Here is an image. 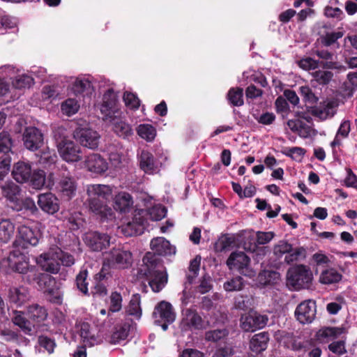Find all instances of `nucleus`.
Masks as SVG:
<instances>
[{
  "label": "nucleus",
  "instance_id": "obj_33",
  "mask_svg": "<svg viewBox=\"0 0 357 357\" xmlns=\"http://www.w3.org/2000/svg\"><path fill=\"white\" fill-rule=\"evenodd\" d=\"M335 113V103L332 101L324 102L322 105L312 109V114L321 120H325L327 118L332 117Z\"/></svg>",
  "mask_w": 357,
  "mask_h": 357
},
{
  "label": "nucleus",
  "instance_id": "obj_35",
  "mask_svg": "<svg viewBox=\"0 0 357 357\" xmlns=\"http://www.w3.org/2000/svg\"><path fill=\"white\" fill-rule=\"evenodd\" d=\"M15 233V225L8 219H3L0 222V242H8Z\"/></svg>",
  "mask_w": 357,
  "mask_h": 357
},
{
  "label": "nucleus",
  "instance_id": "obj_48",
  "mask_svg": "<svg viewBox=\"0 0 357 357\" xmlns=\"http://www.w3.org/2000/svg\"><path fill=\"white\" fill-rule=\"evenodd\" d=\"M253 298L251 296L238 295L235 298L234 307L236 309L246 310L252 307Z\"/></svg>",
  "mask_w": 357,
  "mask_h": 357
},
{
  "label": "nucleus",
  "instance_id": "obj_63",
  "mask_svg": "<svg viewBox=\"0 0 357 357\" xmlns=\"http://www.w3.org/2000/svg\"><path fill=\"white\" fill-rule=\"evenodd\" d=\"M39 345L44 348L50 354L54 352L56 344L54 341L47 336L40 335L38 337Z\"/></svg>",
  "mask_w": 357,
  "mask_h": 357
},
{
  "label": "nucleus",
  "instance_id": "obj_1",
  "mask_svg": "<svg viewBox=\"0 0 357 357\" xmlns=\"http://www.w3.org/2000/svg\"><path fill=\"white\" fill-rule=\"evenodd\" d=\"M87 206L92 213L102 218L112 216V210L108 206L107 201L112 197V189L109 185L93 184L87 187Z\"/></svg>",
  "mask_w": 357,
  "mask_h": 357
},
{
  "label": "nucleus",
  "instance_id": "obj_60",
  "mask_svg": "<svg viewBox=\"0 0 357 357\" xmlns=\"http://www.w3.org/2000/svg\"><path fill=\"white\" fill-rule=\"evenodd\" d=\"M312 347V340L298 341L294 340L291 344V349L296 351L305 353L310 351Z\"/></svg>",
  "mask_w": 357,
  "mask_h": 357
},
{
  "label": "nucleus",
  "instance_id": "obj_18",
  "mask_svg": "<svg viewBox=\"0 0 357 357\" xmlns=\"http://www.w3.org/2000/svg\"><path fill=\"white\" fill-rule=\"evenodd\" d=\"M153 317L156 324H160L162 321L172 323L175 319V314L172 305L166 301L160 302L155 307Z\"/></svg>",
  "mask_w": 357,
  "mask_h": 357
},
{
  "label": "nucleus",
  "instance_id": "obj_62",
  "mask_svg": "<svg viewBox=\"0 0 357 357\" xmlns=\"http://www.w3.org/2000/svg\"><path fill=\"white\" fill-rule=\"evenodd\" d=\"M123 101L126 105L132 109H136L139 107V100L132 93L125 92L123 94Z\"/></svg>",
  "mask_w": 357,
  "mask_h": 357
},
{
  "label": "nucleus",
  "instance_id": "obj_44",
  "mask_svg": "<svg viewBox=\"0 0 357 357\" xmlns=\"http://www.w3.org/2000/svg\"><path fill=\"white\" fill-rule=\"evenodd\" d=\"M61 109L63 114L70 116L78 112L79 104L75 99L68 98L62 102Z\"/></svg>",
  "mask_w": 357,
  "mask_h": 357
},
{
  "label": "nucleus",
  "instance_id": "obj_24",
  "mask_svg": "<svg viewBox=\"0 0 357 357\" xmlns=\"http://www.w3.org/2000/svg\"><path fill=\"white\" fill-rule=\"evenodd\" d=\"M32 174L31 166L29 163L19 161L14 164L12 175L13 178L18 183H24L29 181Z\"/></svg>",
  "mask_w": 357,
  "mask_h": 357
},
{
  "label": "nucleus",
  "instance_id": "obj_38",
  "mask_svg": "<svg viewBox=\"0 0 357 357\" xmlns=\"http://www.w3.org/2000/svg\"><path fill=\"white\" fill-rule=\"evenodd\" d=\"M13 139L9 133L3 131L0 133V154L3 156L10 155L13 147Z\"/></svg>",
  "mask_w": 357,
  "mask_h": 357
},
{
  "label": "nucleus",
  "instance_id": "obj_58",
  "mask_svg": "<svg viewBox=\"0 0 357 357\" xmlns=\"http://www.w3.org/2000/svg\"><path fill=\"white\" fill-rule=\"evenodd\" d=\"M342 36L343 33L341 31L328 32L321 37V43L324 45L328 47L334 44L339 38H341Z\"/></svg>",
  "mask_w": 357,
  "mask_h": 357
},
{
  "label": "nucleus",
  "instance_id": "obj_50",
  "mask_svg": "<svg viewBox=\"0 0 357 357\" xmlns=\"http://www.w3.org/2000/svg\"><path fill=\"white\" fill-rule=\"evenodd\" d=\"M166 213L165 207L158 205L150 208L146 213L151 220L158 221L165 217Z\"/></svg>",
  "mask_w": 357,
  "mask_h": 357
},
{
  "label": "nucleus",
  "instance_id": "obj_10",
  "mask_svg": "<svg viewBox=\"0 0 357 357\" xmlns=\"http://www.w3.org/2000/svg\"><path fill=\"white\" fill-rule=\"evenodd\" d=\"M249 264L250 258L243 252H234L227 260L229 269L238 270L240 273L251 278L255 273L249 268Z\"/></svg>",
  "mask_w": 357,
  "mask_h": 357
},
{
  "label": "nucleus",
  "instance_id": "obj_64",
  "mask_svg": "<svg viewBox=\"0 0 357 357\" xmlns=\"http://www.w3.org/2000/svg\"><path fill=\"white\" fill-rule=\"evenodd\" d=\"M328 349L333 354L342 356L347 353L345 341L339 340L333 342L328 345Z\"/></svg>",
  "mask_w": 357,
  "mask_h": 357
},
{
  "label": "nucleus",
  "instance_id": "obj_61",
  "mask_svg": "<svg viewBox=\"0 0 357 357\" xmlns=\"http://www.w3.org/2000/svg\"><path fill=\"white\" fill-rule=\"evenodd\" d=\"M11 163V156H0V181H2L10 170Z\"/></svg>",
  "mask_w": 357,
  "mask_h": 357
},
{
  "label": "nucleus",
  "instance_id": "obj_31",
  "mask_svg": "<svg viewBox=\"0 0 357 357\" xmlns=\"http://www.w3.org/2000/svg\"><path fill=\"white\" fill-rule=\"evenodd\" d=\"M79 327V334L84 347H93L100 342V340L95 334L91 333V326L88 323H82Z\"/></svg>",
  "mask_w": 357,
  "mask_h": 357
},
{
  "label": "nucleus",
  "instance_id": "obj_19",
  "mask_svg": "<svg viewBox=\"0 0 357 357\" xmlns=\"http://www.w3.org/2000/svg\"><path fill=\"white\" fill-rule=\"evenodd\" d=\"M181 325L185 330H202L204 328V321L196 310L187 309L183 313Z\"/></svg>",
  "mask_w": 357,
  "mask_h": 357
},
{
  "label": "nucleus",
  "instance_id": "obj_22",
  "mask_svg": "<svg viewBox=\"0 0 357 357\" xmlns=\"http://www.w3.org/2000/svg\"><path fill=\"white\" fill-rule=\"evenodd\" d=\"M84 165L89 172L96 174L104 173L108 168L106 160L97 153L88 155L84 160Z\"/></svg>",
  "mask_w": 357,
  "mask_h": 357
},
{
  "label": "nucleus",
  "instance_id": "obj_11",
  "mask_svg": "<svg viewBox=\"0 0 357 357\" xmlns=\"http://www.w3.org/2000/svg\"><path fill=\"white\" fill-rule=\"evenodd\" d=\"M166 271L161 259L152 252H147L142 259V264L139 268L138 273L141 276L155 274Z\"/></svg>",
  "mask_w": 357,
  "mask_h": 357
},
{
  "label": "nucleus",
  "instance_id": "obj_2",
  "mask_svg": "<svg viewBox=\"0 0 357 357\" xmlns=\"http://www.w3.org/2000/svg\"><path fill=\"white\" fill-rule=\"evenodd\" d=\"M116 95L113 89H108L103 96L100 112L104 114V119L108 120L113 126L114 131L120 137H126L132 135L130 126L117 118L119 112L116 108Z\"/></svg>",
  "mask_w": 357,
  "mask_h": 357
},
{
  "label": "nucleus",
  "instance_id": "obj_42",
  "mask_svg": "<svg viewBox=\"0 0 357 357\" xmlns=\"http://www.w3.org/2000/svg\"><path fill=\"white\" fill-rule=\"evenodd\" d=\"M243 95L242 88H231L227 93V99L232 105L239 107L243 105Z\"/></svg>",
  "mask_w": 357,
  "mask_h": 357
},
{
  "label": "nucleus",
  "instance_id": "obj_26",
  "mask_svg": "<svg viewBox=\"0 0 357 357\" xmlns=\"http://www.w3.org/2000/svg\"><path fill=\"white\" fill-rule=\"evenodd\" d=\"M70 91L75 96H89L93 91L91 81L85 77H77L70 85Z\"/></svg>",
  "mask_w": 357,
  "mask_h": 357
},
{
  "label": "nucleus",
  "instance_id": "obj_41",
  "mask_svg": "<svg viewBox=\"0 0 357 357\" xmlns=\"http://www.w3.org/2000/svg\"><path fill=\"white\" fill-rule=\"evenodd\" d=\"M56 160L57 155L54 151L47 149L40 154L38 162L45 167H48L54 165Z\"/></svg>",
  "mask_w": 357,
  "mask_h": 357
},
{
  "label": "nucleus",
  "instance_id": "obj_5",
  "mask_svg": "<svg viewBox=\"0 0 357 357\" xmlns=\"http://www.w3.org/2000/svg\"><path fill=\"white\" fill-rule=\"evenodd\" d=\"M312 273L304 265L290 268L287 273V285L295 290L309 289L312 282Z\"/></svg>",
  "mask_w": 357,
  "mask_h": 357
},
{
  "label": "nucleus",
  "instance_id": "obj_25",
  "mask_svg": "<svg viewBox=\"0 0 357 357\" xmlns=\"http://www.w3.org/2000/svg\"><path fill=\"white\" fill-rule=\"evenodd\" d=\"M151 249L155 255H170L175 254L176 248L172 246L169 241L163 237H156L151 240L150 243Z\"/></svg>",
  "mask_w": 357,
  "mask_h": 357
},
{
  "label": "nucleus",
  "instance_id": "obj_59",
  "mask_svg": "<svg viewBox=\"0 0 357 357\" xmlns=\"http://www.w3.org/2000/svg\"><path fill=\"white\" fill-rule=\"evenodd\" d=\"M109 311L112 312H119L122 307V296L116 292H112L110 297Z\"/></svg>",
  "mask_w": 357,
  "mask_h": 357
},
{
  "label": "nucleus",
  "instance_id": "obj_4",
  "mask_svg": "<svg viewBox=\"0 0 357 357\" xmlns=\"http://www.w3.org/2000/svg\"><path fill=\"white\" fill-rule=\"evenodd\" d=\"M65 129L59 128L54 131V137L56 142L59 153L68 162L79 161L82 159L81 149L64 135Z\"/></svg>",
  "mask_w": 357,
  "mask_h": 357
},
{
  "label": "nucleus",
  "instance_id": "obj_12",
  "mask_svg": "<svg viewBox=\"0 0 357 357\" xmlns=\"http://www.w3.org/2000/svg\"><path fill=\"white\" fill-rule=\"evenodd\" d=\"M36 261L44 271L52 274H56L60 270V263L57 254H56L55 246L40 255L36 258Z\"/></svg>",
  "mask_w": 357,
  "mask_h": 357
},
{
  "label": "nucleus",
  "instance_id": "obj_45",
  "mask_svg": "<svg viewBox=\"0 0 357 357\" xmlns=\"http://www.w3.org/2000/svg\"><path fill=\"white\" fill-rule=\"evenodd\" d=\"M129 328L130 326L127 324L116 327L112 335L110 342L115 344L119 343L121 340H124L128 335Z\"/></svg>",
  "mask_w": 357,
  "mask_h": 357
},
{
  "label": "nucleus",
  "instance_id": "obj_21",
  "mask_svg": "<svg viewBox=\"0 0 357 357\" xmlns=\"http://www.w3.org/2000/svg\"><path fill=\"white\" fill-rule=\"evenodd\" d=\"M0 190L1 195L12 204L17 202V198L21 192L20 187L10 180L0 181Z\"/></svg>",
  "mask_w": 357,
  "mask_h": 357
},
{
  "label": "nucleus",
  "instance_id": "obj_39",
  "mask_svg": "<svg viewBox=\"0 0 357 357\" xmlns=\"http://www.w3.org/2000/svg\"><path fill=\"white\" fill-rule=\"evenodd\" d=\"M342 275L335 269L330 268L322 271L319 281L322 284H332L340 281Z\"/></svg>",
  "mask_w": 357,
  "mask_h": 357
},
{
  "label": "nucleus",
  "instance_id": "obj_7",
  "mask_svg": "<svg viewBox=\"0 0 357 357\" xmlns=\"http://www.w3.org/2000/svg\"><path fill=\"white\" fill-rule=\"evenodd\" d=\"M40 237L39 231L26 225H21L17 229V237L13 242L15 248H27L29 245L36 246Z\"/></svg>",
  "mask_w": 357,
  "mask_h": 357
},
{
  "label": "nucleus",
  "instance_id": "obj_43",
  "mask_svg": "<svg viewBox=\"0 0 357 357\" xmlns=\"http://www.w3.org/2000/svg\"><path fill=\"white\" fill-rule=\"evenodd\" d=\"M127 312L129 314L135 316L137 319L141 317L142 309L140 307V296L139 294H134L132 296Z\"/></svg>",
  "mask_w": 357,
  "mask_h": 357
},
{
  "label": "nucleus",
  "instance_id": "obj_54",
  "mask_svg": "<svg viewBox=\"0 0 357 357\" xmlns=\"http://www.w3.org/2000/svg\"><path fill=\"white\" fill-rule=\"evenodd\" d=\"M312 77L320 84H327L333 77L331 71L318 70L312 73Z\"/></svg>",
  "mask_w": 357,
  "mask_h": 357
},
{
  "label": "nucleus",
  "instance_id": "obj_40",
  "mask_svg": "<svg viewBox=\"0 0 357 357\" xmlns=\"http://www.w3.org/2000/svg\"><path fill=\"white\" fill-rule=\"evenodd\" d=\"M12 208L17 211H20L23 209L29 211L32 213L35 212L37 210L35 202L33 200L29 197H26L24 199L17 198V202H15L12 205Z\"/></svg>",
  "mask_w": 357,
  "mask_h": 357
},
{
  "label": "nucleus",
  "instance_id": "obj_9",
  "mask_svg": "<svg viewBox=\"0 0 357 357\" xmlns=\"http://www.w3.org/2000/svg\"><path fill=\"white\" fill-rule=\"evenodd\" d=\"M273 253L278 258L286 255L284 261L287 264H291L304 257L305 250L303 248H294L287 241H280L274 246Z\"/></svg>",
  "mask_w": 357,
  "mask_h": 357
},
{
  "label": "nucleus",
  "instance_id": "obj_55",
  "mask_svg": "<svg viewBox=\"0 0 357 357\" xmlns=\"http://www.w3.org/2000/svg\"><path fill=\"white\" fill-rule=\"evenodd\" d=\"M346 330L343 327H328L320 331V335L322 337L337 338L344 333Z\"/></svg>",
  "mask_w": 357,
  "mask_h": 357
},
{
  "label": "nucleus",
  "instance_id": "obj_49",
  "mask_svg": "<svg viewBox=\"0 0 357 357\" xmlns=\"http://www.w3.org/2000/svg\"><path fill=\"white\" fill-rule=\"evenodd\" d=\"M138 135L147 141H152L155 137V128L149 124L139 125L137 128Z\"/></svg>",
  "mask_w": 357,
  "mask_h": 357
},
{
  "label": "nucleus",
  "instance_id": "obj_14",
  "mask_svg": "<svg viewBox=\"0 0 357 357\" xmlns=\"http://www.w3.org/2000/svg\"><path fill=\"white\" fill-rule=\"evenodd\" d=\"M22 140L27 149L34 151L43 145L44 137L38 128L28 127L24 131Z\"/></svg>",
  "mask_w": 357,
  "mask_h": 357
},
{
  "label": "nucleus",
  "instance_id": "obj_30",
  "mask_svg": "<svg viewBox=\"0 0 357 357\" xmlns=\"http://www.w3.org/2000/svg\"><path fill=\"white\" fill-rule=\"evenodd\" d=\"M14 314L15 315L12 318L13 324L18 326L25 335H32L33 334L34 326L23 316V313L21 311H15Z\"/></svg>",
  "mask_w": 357,
  "mask_h": 357
},
{
  "label": "nucleus",
  "instance_id": "obj_23",
  "mask_svg": "<svg viewBox=\"0 0 357 357\" xmlns=\"http://www.w3.org/2000/svg\"><path fill=\"white\" fill-rule=\"evenodd\" d=\"M59 188L63 195L68 198L75 195L77 189L76 181L70 172L65 171L62 173L59 182Z\"/></svg>",
  "mask_w": 357,
  "mask_h": 357
},
{
  "label": "nucleus",
  "instance_id": "obj_15",
  "mask_svg": "<svg viewBox=\"0 0 357 357\" xmlns=\"http://www.w3.org/2000/svg\"><path fill=\"white\" fill-rule=\"evenodd\" d=\"M84 241L93 251H100L110 243V237L106 234L89 231L84 234Z\"/></svg>",
  "mask_w": 357,
  "mask_h": 357
},
{
  "label": "nucleus",
  "instance_id": "obj_56",
  "mask_svg": "<svg viewBox=\"0 0 357 357\" xmlns=\"http://www.w3.org/2000/svg\"><path fill=\"white\" fill-rule=\"evenodd\" d=\"M88 271L82 270L76 277V284L78 289L84 294L88 293V282H86Z\"/></svg>",
  "mask_w": 357,
  "mask_h": 357
},
{
  "label": "nucleus",
  "instance_id": "obj_16",
  "mask_svg": "<svg viewBox=\"0 0 357 357\" xmlns=\"http://www.w3.org/2000/svg\"><path fill=\"white\" fill-rule=\"evenodd\" d=\"M144 211L137 212L134 215L132 222L119 228L121 232L126 236L142 234L146 222V219L144 218Z\"/></svg>",
  "mask_w": 357,
  "mask_h": 357
},
{
  "label": "nucleus",
  "instance_id": "obj_27",
  "mask_svg": "<svg viewBox=\"0 0 357 357\" xmlns=\"http://www.w3.org/2000/svg\"><path fill=\"white\" fill-rule=\"evenodd\" d=\"M148 281L149 285L154 292L160 291L166 285L168 280L167 271L156 273L155 274H149L144 275Z\"/></svg>",
  "mask_w": 357,
  "mask_h": 357
},
{
  "label": "nucleus",
  "instance_id": "obj_57",
  "mask_svg": "<svg viewBox=\"0 0 357 357\" xmlns=\"http://www.w3.org/2000/svg\"><path fill=\"white\" fill-rule=\"evenodd\" d=\"M234 243V239L227 236L220 238L215 243L214 248L216 252H222L229 249Z\"/></svg>",
  "mask_w": 357,
  "mask_h": 357
},
{
  "label": "nucleus",
  "instance_id": "obj_36",
  "mask_svg": "<svg viewBox=\"0 0 357 357\" xmlns=\"http://www.w3.org/2000/svg\"><path fill=\"white\" fill-rule=\"evenodd\" d=\"M132 204L130 195L126 192H120L115 196L114 208L120 212H126Z\"/></svg>",
  "mask_w": 357,
  "mask_h": 357
},
{
  "label": "nucleus",
  "instance_id": "obj_53",
  "mask_svg": "<svg viewBox=\"0 0 357 357\" xmlns=\"http://www.w3.org/2000/svg\"><path fill=\"white\" fill-rule=\"evenodd\" d=\"M244 286L243 278L240 276L234 278L224 283L227 291H240Z\"/></svg>",
  "mask_w": 357,
  "mask_h": 357
},
{
  "label": "nucleus",
  "instance_id": "obj_34",
  "mask_svg": "<svg viewBox=\"0 0 357 357\" xmlns=\"http://www.w3.org/2000/svg\"><path fill=\"white\" fill-rule=\"evenodd\" d=\"M8 298L10 302L20 306L28 300L29 292L24 287H13L9 289Z\"/></svg>",
  "mask_w": 357,
  "mask_h": 357
},
{
  "label": "nucleus",
  "instance_id": "obj_13",
  "mask_svg": "<svg viewBox=\"0 0 357 357\" xmlns=\"http://www.w3.org/2000/svg\"><path fill=\"white\" fill-rule=\"evenodd\" d=\"M268 317L257 312H250L241 318V326L245 331H254L264 328L268 323Z\"/></svg>",
  "mask_w": 357,
  "mask_h": 357
},
{
  "label": "nucleus",
  "instance_id": "obj_17",
  "mask_svg": "<svg viewBox=\"0 0 357 357\" xmlns=\"http://www.w3.org/2000/svg\"><path fill=\"white\" fill-rule=\"evenodd\" d=\"M297 320L303 324L311 323L316 315V303L314 301L308 300L300 303L295 311Z\"/></svg>",
  "mask_w": 357,
  "mask_h": 357
},
{
  "label": "nucleus",
  "instance_id": "obj_32",
  "mask_svg": "<svg viewBox=\"0 0 357 357\" xmlns=\"http://www.w3.org/2000/svg\"><path fill=\"white\" fill-rule=\"evenodd\" d=\"M269 336L267 333L262 332L255 334L250 342V349L255 353H260L267 347Z\"/></svg>",
  "mask_w": 357,
  "mask_h": 357
},
{
  "label": "nucleus",
  "instance_id": "obj_6",
  "mask_svg": "<svg viewBox=\"0 0 357 357\" xmlns=\"http://www.w3.org/2000/svg\"><path fill=\"white\" fill-rule=\"evenodd\" d=\"M132 264V255L129 250L113 248L105 254L102 272L106 266L125 269L131 266Z\"/></svg>",
  "mask_w": 357,
  "mask_h": 357
},
{
  "label": "nucleus",
  "instance_id": "obj_8",
  "mask_svg": "<svg viewBox=\"0 0 357 357\" xmlns=\"http://www.w3.org/2000/svg\"><path fill=\"white\" fill-rule=\"evenodd\" d=\"M73 137L82 146L95 149L98 146L100 135L91 128L78 127L73 132Z\"/></svg>",
  "mask_w": 357,
  "mask_h": 357
},
{
  "label": "nucleus",
  "instance_id": "obj_3",
  "mask_svg": "<svg viewBox=\"0 0 357 357\" xmlns=\"http://www.w3.org/2000/svg\"><path fill=\"white\" fill-rule=\"evenodd\" d=\"M31 268L36 267L29 265V257L19 250L10 252L7 257L0 261V270L6 273L15 271L29 276L31 274Z\"/></svg>",
  "mask_w": 357,
  "mask_h": 357
},
{
  "label": "nucleus",
  "instance_id": "obj_47",
  "mask_svg": "<svg viewBox=\"0 0 357 357\" xmlns=\"http://www.w3.org/2000/svg\"><path fill=\"white\" fill-rule=\"evenodd\" d=\"M13 85L16 89L29 88L33 84V79L28 75H20L13 80Z\"/></svg>",
  "mask_w": 357,
  "mask_h": 357
},
{
  "label": "nucleus",
  "instance_id": "obj_20",
  "mask_svg": "<svg viewBox=\"0 0 357 357\" xmlns=\"http://www.w3.org/2000/svg\"><path fill=\"white\" fill-rule=\"evenodd\" d=\"M38 205L45 213L54 214L59 209L58 199L51 192L38 195Z\"/></svg>",
  "mask_w": 357,
  "mask_h": 357
},
{
  "label": "nucleus",
  "instance_id": "obj_28",
  "mask_svg": "<svg viewBox=\"0 0 357 357\" xmlns=\"http://www.w3.org/2000/svg\"><path fill=\"white\" fill-rule=\"evenodd\" d=\"M139 166L145 173L151 174L158 170V165L153 155L146 151H142L139 156Z\"/></svg>",
  "mask_w": 357,
  "mask_h": 357
},
{
  "label": "nucleus",
  "instance_id": "obj_37",
  "mask_svg": "<svg viewBox=\"0 0 357 357\" xmlns=\"http://www.w3.org/2000/svg\"><path fill=\"white\" fill-rule=\"evenodd\" d=\"M27 315L33 321L40 322L46 319L47 313L43 307L33 304L28 307Z\"/></svg>",
  "mask_w": 357,
  "mask_h": 357
},
{
  "label": "nucleus",
  "instance_id": "obj_46",
  "mask_svg": "<svg viewBox=\"0 0 357 357\" xmlns=\"http://www.w3.org/2000/svg\"><path fill=\"white\" fill-rule=\"evenodd\" d=\"M29 181L33 188L41 189L45 183V172L41 169L34 170Z\"/></svg>",
  "mask_w": 357,
  "mask_h": 357
},
{
  "label": "nucleus",
  "instance_id": "obj_29",
  "mask_svg": "<svg viewBox=\"0 0 357 357\" xmlns=\"http://www.w3.org/2000/svg\"><path fill=\"white\" fill-rule=\"evenodd\" d=\"M26 281L32 284L36 282L40 289H45V282H55L54 278L51 275L39 273L36 268H31V274L26 276Z\"/></svg>",
  "mask_w": 357,
  "mask_h": 357
},
{
  "label": "nucleus",
  "instance_id": "obj_52",
  "mask_svg": "<svg viewBox=\"0 0 357 357\" xmlns=\"http://www.w3.org/2000/svg\"><path fill=\"white\" fill-rule=\"evenodd\" d=\"M55 250L60 264H61L65 266H71L75 264V259L72 255L63 252L57 246H55Z\"/></svg>",
  "mask_w": 357,
  "mask_h": 357
},
{
  "label": "nucleus",
  "instance_id": "obj_51",
  "mask_svg": "<svg viewBox=\"0 0 357 357\" xmlns=\"http://www.w3.org/2000/svg\"><path fill=\"white\" fill-rule=\"evenodd\" d=\"M228 334V331L225 328L208 331L205 333V340L215 342L225 338Z\"/></svg>",
  "mask_w": 357,
  "mask_h": 357
}]
</instances>
